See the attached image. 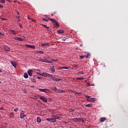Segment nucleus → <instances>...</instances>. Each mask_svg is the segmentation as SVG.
<instances>
[{
    "mask_svg": "<svg viewBox=\"0 0 128 128\" xmlns=\"http://www.w3.org/2000/svg\"><path fill=\"white\" fill-rule=\"evenodd\" d=\"M32 82H36V80H34V79H32Z\"/></svg>",
    "mask_w": 128,
    "mask_h": 128,
    "instance_id": "4c0bfd02",
    "label": "nucleus"
},
{
    "mask_svg": "<svg viewBox=\"0 0 128 128\" xmlns=\"http://www.w3.org/2000/svg\"><path fill=\"white\" fill-rule=\"evenodd\" d=\"M14 40H19L20 42H22V38H20L18 37L15 38Z\"/></svg>",
    "mask_w": 128,
    "mask_h": 128,
    "instance_id": "dca6fc26",
    "label": "nucleus"
},
{
    "mask_svg": "<svg viewBox=\"0 0 128 128\" xmlns=\"http://www.w3.org/2000/svg\"><path fill=\"white\" fill-rule=\"evenodd\" d=\"M42 76H46V78H48V74L46 73V72H43Z\"/></svg>",
    "mask_w": 128,
    "mask_h": 128,
    "instance_id": "2eb2a0df",
    "label": "nucleus"
},
{
    "mask_svg": "<svg viewBox=\"0 0 128 128\" xmlns=\"http://www.w3.org/2000/svg\"><path fill=\"white\" fill-rule=\"evenodd\" d=\"M57 92L62 93V92H66V91L62 90H57Z\"/></svg>",
    "mask_w": 128,
    "mask_h": 128,
    "instance_id": "412c9836",
    "label": "nucleus"
},
{
    "mask_svg": "<svg viewBox=\"0 0 128 128\" xmlns=\"http://www.w3.org/2000/svg\"><path fill=\"white\" fill-rule=\"evenodd\" d=\"M0 84H1V82H0Z\"/></svg>",
    "mask_w": 128,
    "mask_h": 128,
    "instance_id": "774afa93",
    "label": "nucleus"
},
{
    "mask_svg": "<svg viewBox=\"0 0 128 128\" xmlns=\"http://www.w3.org/2000/svg\"><path fill=\"white\" fill-rule=\"evenodd\" d=\"M48 122H56V120L54 118H48L46 120Z\"/></svg>",
    "mask_w": 128,
    "mask_h": 128,
    "instance_id": "7ed1b4c3",
    "label": "nucleus"
},
{
    "mask_svg": "<svg viewBox=\"0 0 128 128\" xmlns=\"http://www.w3.org/2000/svg\"><path fill=\"white\" fill-rule=\"evenodd\" d=\"M42 20H44V22H48V20H46V19H45V18H42Z\"/></svg>",
    "mask_w": 128,
    "mask_h": 128,
    "instance_id": "72a5a7b5",
    "label": "nucleus"
},
{
    "mask_svg": "<svg viewBox=\"0 0 128 128\" xmlns=\"http://www.w3.org/2000/svg\"><path fill=\"white\" fill-rule=\"evenodd\" d=\"M86 98L88 99V100H87L88 102H90L91 101L90 100H89L90 98V96H86Z\"/></svg>",
    "mask_w": 128,
    "mask_h": 128,
    "instance_id": "5701e85b",
    "label": "nucleus"
},
{
    "mask_svg": "<svg viewBox=\"0 0 128 128\" xmlns=\"http://www.w3.org/2000/svg\"><path fill=\"white\" fill-rule=\"evenodd\" d=\"M46 60L40 59L39 62H46Z\"/></svg>",
    "mask_w": 128,
    "mask_h": 128,
    "instance_id": "b1692460",
    "label": "nucleus"
},
{
    "mask_svg": "<svg viewBox=\"0 0 128 128\" xmlns=\"http://www.w3.org/2000/svg\"><path fill=\"white\" fill-rule=\"evenodd\" d=\"M18 108H15L14 110V112H18Z\"/></svg>",
    "mask_w": 128,
    "mask_h": 128,
    "instance_id": "ea45409f",
    "label": "nucleus"
},
{
    "mask_svg": "<svg viewBox=\"0 0 128 128\" xmlns=\"http://www.w3.org/2000/svg\"><path fill=\"white\" fill-rule=\"evenodd\" d=\"M19 26H20L21 28H22V24H19Z\"/></svg>",
    "mask_w": 128,
    "mask_h": 128,
    "instance_id": "f704fd0d",
    "label": "nucleus"
},
{
    "mask_svg": "<svg viewBox=\"0 0 128 128\" xmlns=\"http://www.w3.org/2000/svg\"><path fill=\"white\" fill-rule=\"evenodd\" d=\"M42 46H50V43H44L41 44Z\"/></svg>",
    "mask_w": 128,
    "mask_h": 128,
    "instance_id": "6e6552de",
    "label": "nucleus"
},
{
    "mask_svg": "<svg viewBox=\"0 0 128 128\" xmlns=\"http://www.w3.org/2000/svg\"><path fill=\"white\" fill-rule=\"evenodd\" d=\"M84 58V56H80V58Z\"/></svg>",
    "mask_w": 128,
    "mask_h": 128,
    "instance_id": "a19ab883",
    "label": "nucleus"
},
{
    "mask_svg": "<svg viewBox=\"0 0 128 128\" xmlns=\"http://www.w3.org/2000/svg\"><path fill=\"white\" fill-rule=\"evenodd\" d=\"M52 90H54L56 92H58V88H56V86H54L52 88Z\"/></svg>",
    "mask_w": 128,
    "mask_h": 128,
    "instance_id": "ddd939ff",
    "label": "nucleus"
},
{
    "mask_svg": "<svg viewBox=\"0 0 128 128\" xmlns=\"http://www.w3.org/2000/svg\"><path fill=\"white\" fill-rule=\"evenodd\" d=\"M66 40V39L64 38V39H62V40H64V42H65Z\"/></svg>",
    "mask_w": 128,
    "mask_h": 128,
    "instance_id": "6e6d98bb",
    "label": "nucleus"
},
{
    "mask_svg": "<svg viewBox=\"0 0 128 128\" xmlns=\"http://www.w3.org/2000/svg\"><path fill=\"white\" fill-rule=\"evenodd\" d=\"M52 118H54L56 120H60V118H62V114H54L52 116Z\"/></svg>",
    "mask_w": 128,
    "mask_h": 128,
    "instance_id": "f03ea898",
    "label": "nucleus"
},
{
    "mask_svg": "<svg viewBox=\"0 0 128 128\" xmlns=\"http://www.w3.org/2000/svg\"><path fill=\"white\" fill-rule=\"evenodd\" d=\"M77 80H80V78H77Z\"/></svg>",
    "mask_w": 128,
    "mask_h": 128,
    "instance_id": "3c124183",
    "label": "nucleus"
},
{
    "mask_svg": "<svg viewBox=\"0 0 128 128\" xmlns=\"http://www.w3.org/2000/svg\"><path fill=\"white\" fill-rule=\"evenodd\" d=\"M36 72H40V70H38V69H37V70H36Z\"/></svg>",
    "mask_w": 128,
    "mask_h": 128,
    "instance_id": "de8ad7c7",
    "label": "nucleus"
},
{
    "mask_svg": "<svg viewBox=\"0 0 128 128\" xmlns=\"http://www.w3.org/2000/svg\"><path fill=\"white\" fill-rule=\"evenodd\" d=\"M82 46V45L81 44V45H80V46Z\"/></svg>",
    "mask_w": 128,
    "mask_h": 128,
    "instance_id": "69168bd1",
    "label": "nucleus"
},
{
    "mask_svg": "<svg viewBox=\"0 0 128 128\" xmlns=\"http://www.w3.org/2000/svg\"><path fill=\"white\" fill-rule=\"evenodd\" d=\"M1 20H6V19H4V18H1Z\"/></svg>",
    "mask_w": 128,
    "mask_h": 128,
    "instance_id": "37998d69",
    "label": "nucleus"
},
{
    "mask_svg": "<svg viewBox=\"0 0 128 128\" xmlns=\"http://www.w3.org/2000/svg\"><path fill=\"white\" fill-rule=\"evenodd\" d=\"M52 16H54V14H52Z\"/></svg>",
    "mask_w": 128,
    "mask_h": 128,
    "instance_id": "0e129e2a",
    "label": "nucleus"
},
{
    "mask_svg": "<svg viewBox=\"0 0 128 128\" xmlns=\"http://www.w3.org/2000/svg\"><path fill=\"white\" fill-rule=\"evenodd\" d=\"M40 99L41 100H42L44 102H48V99H46V98L44 97V96H40Z\"/></svg>",
    "mask_w": 128,
    "mask_h": 128,
    "instance_id": "20e7f679",
    "label": "nucleus"
},
{
    "mask_svg": "<svg viewBox=\"0 0 128 128\" xmlns=\"http://www.w3.org/2000/svg\"><path fill=\"white\" fill-rule=\"evenodd\" d=\"M28 20H30V16H28Z\"/></svg>",
    "mask_w": 128,
    "mask_h": 128,
    "instance_id": "052dcab7",
    "label": "nucleus"
},
{
    "mask_svg": "<svg viewBox=\"0 0 128 128\" xmlns=\"http://www.w3.org/2000/svg\"><path fill=\"white\" fill-rule=\"evenodd\" d=\"M52 80H54L55 82H60V80H62V78H58L54 76L52 77Z\"/></svg>",
    "mask_w": 128,
    "mask_h": 128,
    "instance_id": "423d86ee",
    "label": "nucleus"
},
{
    "mask_svg": "<svg viewBox=\"0 0 128 128\" xmlns=\"http://www.w3.org/2000/svg\"><path fill=\"white\" fill-rule=\"evenodd\" d=\"M80 80H84V78H80Z\"/></svg>",
    "mask_w": 128,
    "mask_h": 128,
    "instance_id": "49530a36",
    "label": "nucleus"
},
{
    "mask_svg": "<svg viewBox=\"0 0 128 128\" xmlns=\"http://www.w3.org/2000/svg\"><path fill=\"white\" fill-rule=\"evenodd\" d=\"M20 118L22 119L24 118H26V116L25 114H24V113H20Z\"/></svg>",
    "mask_w": 128,
    "mask_h": 128,
    "instance_id": "9d476101",
    "label": "nucleus"
},
{
    "mask_svg": "<svg viewBox=\"0 0 128 128\" xmlns=\"http://www.w3.org/2000/svg\"><path fill=\"white\" fill-rule=\"evenodd\" d=\"M36 122H37L39 123L42 122V119L40 118V116L37 117Z\"/></svg>",
    "mask_w": 128,
    "mask_h": 128,
    "instance_id": "4468645a",
    "label": "nucleus"
},
{
    "mask_svg": "<svg viewBox=\"0 0 128 128\" xmlns=\"http://www.w3.org/2000/svg\"><path fill=\"white\" fill-rule=\"evenodd\" d=\"M14 116V112H11L10 114V116L11 118H12V116Z\"/></svg>",
    "mask_w": 128,
    "mask_h": 128,
    "instance_id": "393cba45",
    "label": "nucleus"
},
{
    "mask_svg": "<svg viewBox=\"0 0 128 128\" xmlns=\"http://www.w3.org/2000/svg\"><path fill=\"white\" fill-rule=\"evenodd\" d=\"M0 8H4V6H2V5H0Z\"/></svg>",
    "mask_w": 128,
    "mask_h": 128,
    "instance_id": "8fccbe9b",
    "label": "nucleus"
},
{
    "mask_svg": "<svg viewBox=\"0 0 128 128\" xmlns=\"http://www.w3.org/2000/svg\"><path fill=\"white\" fill-rule=\"evenodd\" d=\"M38 52H39V54H44V52L42 51V50H39Z\"/></svg>",
    "mask_w": 128,
    "mask_h": 128,
    "instance_id": "c9c22d12",
    "label": "nucleus"
},
{
    "mask_svg": "<svg viewBox=\"0 0 128 128\" xmlns=\"http://www.w3.org/2000/svg\"><path fill=\"white\" fill-rule=\"evenodd\" d=\"M0 72H2V70H0Z\"/></svg>",
    "mask_w": 128,
    "mask_h": 128,
    "instance_id": "680f3d73",
    "label": "nucleus"
},
{
    "mask_svg": "<svg viewBox=\"0 0 128 128\" xmlns=\"http://www.w3.org/2000/svg\"><path fill=\"white\" fill-rule=\"evenodd\" d=\"M81 122H84V119L81 118Z\"/></svg>",
    "mask_w": 128,
    "mask_h": 128,
    "instance_id": "a18cd8bd",
    "label": "nucleus"
},
{
    "mask_svg": "<svg viewBox=\"0 0 128 128\" xmlns=\"http://www.w3.org/2000/svg\"><path fill=\"white\" fill-rule=\"evenodd\" d=\"M91 100H94V98H91Z\"/></svg>",
    "mask_w": 128,
    "mask_h": 128,
    "instance_id": "bf43d9fd",
    "label": "nucleus"
},
{
    "mask_svg": "<svg viewBox=\"0 0 128 128\" xmlns=\"http://www.w3.org/2000/svg\"><path fill=\"white\" fill-rule=\"evenodd\" d=\"M48 20H50L56 26H58V28H60V24H58V22L54 19H52L51 18H48Z\"/></svg>",
    "mask_w": 128,
    "mask_h": 128,
    "instance_id": "f257e3e1",
    "label": "nucleus"
},
{
    "mask_svg": "<svg viewBox=\"0 0 128 128\" xmlns=\"http://www.w3.org/2000/svg\"><path fill=\"white\" fill-rule=\"evenodd\" d=\"M18 22H20V19H18Z\"/></svg>",
    "mask_w": 128,
    "mask_h": 128,
    "instance_id": "5fc2aeb1",
    "label": "nucleus"
},
{
    "mask_svg": "<svg viewBox=\"0 0 128 128\" xmlns=\"http://www.w3.org/2000/svg\"><path fill=\"white\" fill-rule=\"evenodd\" d=\"M106 120V118L105 117L101 118L100 119V122H104Z\"/></svg>",
    "mask_w": 128,
    "mask_h": 128,
    "instance_id": "9b49d317",
    "label": "nucleus"
},
{
    "mask_svg": "<svg viewBox=\"0 0 128 128\" xmlns=\"http://www.w3.org/2000/svg\"><path fill=\"white\" fill-rule=\"evenodd\" d=\"M32 22H34V20H32Z\"/></svg>",
    "mask_w": 128,
    "mask_h": 128,
    "instance_id": "e2e57ef3",
    "label": "nucleus"
},
{
    "mask_svg": "<svg viewBox=\"0 0 128 128\" xmlns=\"http://www.w3.org/2000/svg\"><path fill=\"white\" fill-rule=\"evenodd\" d=\"M37 74H39V76H42V73H40V72H36Z\"/></svg>",
    "mask_w": 128,
    "mask_h": 128,
    "instance_id": "473e14b6",
    "label": "nucleus"
},
{
    "mask_svg": "<svg viewBox=\"0 0 128 128\" xmlns=\"http://www.w3.org/2000/svg\"><path fill=\"white\" fill-rule=\"evenodd\" d=\"M87 86H90V83H87Z\"/></svg>",
    "mask_w": 128,
    "mask_h": 128,
    "instance_id": "79ce46f5",
    "label": "nucleus"
},
{
    "mask_svg": "<svg viewBox=\"0 0 128 128\" xmlns=\"http://www.w3.org/2000/svg\"><path fill=\"white\" fill-rule=\"evenodd\" d=\"M33 72L34 70L32 69H30L28 70V74L29 76H32Z\"/></svg>",
    "mask_w": 128,
    "mask_h": 128,
    "instance_id": "39448f33",
    "label": "nucleus"
},
{
    "mask_svg": "<svg viewBox=\"0 0 128 128\" xmlns=\"http://www.w3.org/2000/svg\"><path fill=\"white\" fill-rule=\"evenodd\" d=\"M44 16H46V18H48V16L44 15Z\"/></svg>",
    "mask_w": 128,
    "mask_h": 128,
    "instance_id": "4d7b16f0",
    "label": "nucleus"
},
{
    "mask_svg": "<svg viewBox=\"0 0 128 128\" xmlns=\"http://www.w3.org/2000/svg\"><path fill=\"white\" fill-rule=\"evenodd\" d=\"M10 32L12 34H16V32H14V30H10Z\"/></svg>",
    "mask_w": 128,
    "mask_h": 128,
    "instance_id": "a878e982",
    "label": "nucleus"
},
{
    "mask_svg": "<svg viewBox=\"0 0 128 128\" xmlns=\"http://www.w3.org/2000/svg\"><path fill=\"white\" fill-rule=\"evenodd\" d=\"M50 70L52 72H56V69L54 68V67L51 68Z\"/></svg>",
    "mask_w": 128,
    "mask_h": 128,
    "instance_id": "4be33fe9",
    "label": "nucleus"
},
{
    "mask_svg": "<svg viewBox=\"0 0 128 128\" xmlns=\"http://www.w3.org/2000/svg\"><path fill=\"white\" fill-rule=\"evenodd\" d=\"M0 36H4V34L2 33V32H0Z\"/></svg>",
    "mask_w": 128,
    "mask_h": 128,
    "instance_id": "58836bf2",
    "label": "nucleus"
},
{
    "mask_svg": "<svg viewBox=\"0 0 128 128\" xmlns=\"http://www.w3.org/2000/svg\"><path fill=\"white\" fill-rule=\"evenodd\" d=\"M4 50H6L7 52H10V48L8 46H5Z\"/></svg>",
    "mask_w": 128,
    "mask_h": 128,
    "instance_id": "aec40b11",
    "label": "nucleus"
},
{
    "mask_svg": "<svg viewBox=\"0 0 128 128\" xmlns=\"http://www.w3.org/2000/svg\"><path fill=\"white\" fill-rule=\"evenodd\" d=\"M16 12L18 14H20V13L18 12Z\"/></svg>",
    "mask_w": 128,
    "mask_h": 128,
    "instance_id": "13d9d810",
    "label": "nucleus"
},
{
    "mask_svg": "<svg viewBox=\"0 0 128 128\" xmlns=\"http://www.w3.org/2000/svg\"><path fill=\"white\" fill-rule=\"evenodd\" d=\"M0 2H1L2 4H4L5 1L4 0H0Z\"/></svg>",
    "mask_w": 128,
    "mask_h": 128,
    "instance_id": "2f4dec72",
    "label": "nucleus"
},
{
    "mask_svg": "<svg viewBox=\"0 0 128 128\" xmlns=\"http://www.w3.org/2000/svg\"><path fill=\"white\" fill-rule=\"evenodd\" d=\"M16 18L18 20L20 19V16H16Z\"/></svg>",
    "mask_w": 128,
    "mask_h": 128,
    "instance_id": "864d4df0",
    "label": "nucleus"
},
{
    "mask_svg": "<svg viewBox=\"0 0 128 128\" xmlns=\"http://www.w3.org/2000/svg\"><path fill=\"white\" fill-rule=\"evenodd\" d=\"M48 76L49 78H54V75L51 74H48Z\"/></svg>",
    "mask_w": 128,
    "mask_h": 128,
    "instance_id": "c756f323",
    "label": "nucleus"
},
{
    "mask_svg": "<svg viewBox=\"0 0 128 128\" xmlns=\"http://www.w3.org/2000/svg\"><path fill=\"white\" fill-rule=\"evenodd\" d=\"M57 32L58 33V34H64V30H58V31H57Z\"/></svg>",
    "mask_w": 128,
    "mask_h": 128,
    "instance_id": "a211bd4d",
    "label": "nucleus"
},
{
    "mask_svg": "<svg viewBox=\"0 0 128 128\" xmlns=\"http://www.w3.org/2000/svg\"><path fill=\"white\" fill-rule=\"evenodd\" d=\"M11 64L14 66V68H16V62L14 61H11L10 62Z\"/></svg>",
    "mask_w": 128,
    "mask_h": 128,
    "instance_id": "1a4fd4ad",
    "label": "nucleus"
},
{
    "mask_svg": "<svg viewBox=\"0 0 128 128\" xmlns=\"http://www.w3.org/2000/svg\"><path fill=\"white\" fill-rule=\"evenodd\" d=\"M40 92H48V89H42V88H39L38 89Z\"/></svg>",
    "mask_w": 128,
    "mask_h": 128,
    "instance_id": "0eeeda50",
    "label": "nucleus"
},
{
    "mask_svg": "<svg viewBox=\"0 0 128 128\" xmlns=\"http://www.w3.org/2000/svg\"><path fill=\"white\" fill-rule=\"evenodd\" d=\"M86 58H90V54L88 53L86 56Z\"/></svg>",
    "mask_w": 128,
    "mask_h": 128,
    "instance_id": "cd10ccee",
    "label": "nucleus"
},
{
    "mask_svg": "<svg viewBox=\"0 0 128 128\" xmlns=\"http://www.w3.org/2000/svg\"><path fill=\"white\" fill-rule=\"evenodd\" d=\"M24 78H28V75L26 72L24 73Z\"/></svg>",
    "mask_w": 128,
    "mask_h": 128,
    "instance_id": "f3484780",
    "label": "nucleus"
},
{
    "mask_svg": "<svg viewBox=\"0 0 128 128\" xmlns=\"http://www.w3.org/2000/svg\"><path fill=\"white\" fill-rule=\"evenodd\" d=\"M51 60H53V62H58V59H56V60L51 59Z\"/></svg>",
    "mask_w": 128,
    "mask_h": 128,
    "instance_id": "e433bc0d",
    "label": "nucleus"
},
{
    "mask_svg": "<svg viewBox=\"0 0 128 128\" xmlns=\"http://www.w3.org/2000/svg\"><path fill=\"white\" fill-rule=\"evenodd\" d=\"M62 67H59V70H62Z\"/></svg>",
    "mask_w": 128,
    "mask_h": 128,
    "instance_id": "09e8293b",
    "label": "nucleus"
},
{
    "mask_svg": "<svg viewBox=\"0 0 128 128\" xmlns=\"http://www.w3.org/2000/svg\"><path fill=\"white\" fill-rule=\"evenodd\" d=\"M62 69L63 70H68V68L66 66H63L62 67Z\"/></svg>",
    "mask_w": 128,
    "mask_h": 128,
    "instance_id": "c85d7f7f",
    "label": "nucleus"
},
{
    "mask_svg": "<svg viewBox=\"0 0 128 128\" xmlns=\"http://www.w3.org/2000/svg\"><path fill=\"white\" fill-rule=\"evenodd\" d=\"M80 74H84V72H80Z\"/></svg>",
    "mask_w": 128,
    "mask_h": 128,
    "instance_id": "603ef678",
    "label": "nucleus"
},
{
    "mask_svg": "<svg viewBox=\"0 0 128 128\" xmlns=\"http://www.w3.org/2000/svg\"><path fill=\"white\" fill-rule=\"evenodd\" d=\"M48 64H52V61H49L48 60H46V62Z\"/></svg>",
    "mask_w": 128,
    "mask_h": 128,
    "instance_id": "7c9ffc66",
    "label": "nucleus"
},
{
    "mask_svg": "<svg viewBox=\"0 0 128 128\" xmlns=\"http://www.w3.org/2000/svg\"><path fill=\"white\" fill-rule=\"evenodd\" d=\"M54 14H56V12H54Z\"/></svg>",
    "mask_w": 128,
    "mask_h": 128,
    "instance_id": "338daca9",
    "label": "nucleus"
},
{
    "mask_svg": "<svg viewBox=\"0 0 128 128\" xmlns=\"http://www.w3.org/2000/svg\"><path fill=\"white\" fill-rule=\"evenodd\" d=\"M42 26H44V28H47V30H48V28H50V27L47 26L45 24H42Z\"/></svg>",
    "mask_w": 128,
    "mask_h": 128,
    "instance_id": "bb28decb",
    "label": "nucleus"
},
{
    "mask_svg": "<svg viewBox=\"0 0 128 128\" xmlns=\"http://www.w3.org/2000/svg\"><path fill=\"white\" fill-rule=\"evenodd\" d=\"M37 78H38V80H42V77H38Z\"/></svg>",
    "mask_w": 128,
    "mask_h": 128,
    "instance_id": "c03bdc74",
    "label": "nucleus"
},
{
    "mask_svg": "<svg viewBox=\"0 0 128 128\" xmlns=\"http://www.w3.org/2000/svg\"><path fill=\"white\" fill-rule=\"evenodd\" d=\"M26 46L27 48H36L34 46L28 45V44H26Z\"/></svg>",
    "mask_w": 128,
    "mask_h": 128,
    "instance_id": "f8f14e48",
    "label": "nucleus"
},
{
    "mask_svg": "<svg viewBox=\"0 0 128 128\" xmlns=\"http://www.w3.org/2000/svg\"><path fill=\"white\" fill-rule=\"evenodd\" d=\"M85 106H86L88 108H92V104H86Z\"/></svg>",
    "mask_w": 128,
    "mask_h": 128,
    "instance_id": "6ab92c4d",
    "label": "nucleus"
}]
</instances>
